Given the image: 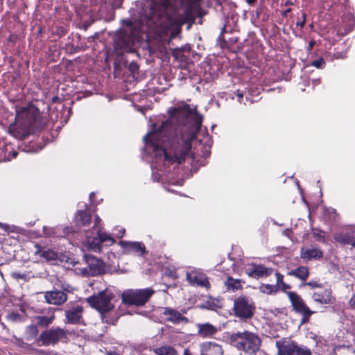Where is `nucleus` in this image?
Masks as SVG:
<instances>
[{
    "instance_id": "1",
    "label": "nucleus",
    "mask_w": 355,
    "mask_h": 355,
    "mask_svg": "<svg viewBox=\"0 0 355 355\" xmlns=\"http://www.w3.org/2000/svg\"><path fill=\"white\" fill-rule=\"evenodd\" d=\"M202 116L187 104L176 106L168 119L153 123L144 137V153L150 157L152 178L163 181V175L173 164H182L191 155L192 143L201 128Z\"/></svg>"
},
{
    "instance_id": "2",
    "label": "nucleus",
    "mask_w": 355,
    "mask_h": 355,
    "mask_svg": "<svg viewBox=\"0 0 355 355\" xmlns=\"http://www.w3.org/2000/svg\"><path fill=\"white\" fill-rule=\"evenodd\" d=\"M43 126L39 110L29 105L17 111L15 121L9 125L8 132L14 137L23 139Z\"/></svg>"
},
{
    "instance_id": "3",
    "label": "nucleus",
    "mask_w": 355,
    "mask_h": 355,
    "mask_svg": "<svg viewBox=\"0 0 355 355\" xmlns=\"http://www.w3.org/2000/svg\"><path fill=\"white\" fill-rule=\"evenodd\" d=\"M144 26L140 21L125 20L123 27L114 36V46L116 51L132 53L134 46L142 40Z\"/></svg>"
},
{
    "instance_id": "4",
    "label": "nucleus",
    "mask_w": 355,
    "mask_h": 355,
    "mask_svg": "<svg viewBox=\"0 0 355 355\" xmlns=\"http://www.w3.org/2000/svg\"><path fill=\"white\" fill-rule=\"evenodd\" d=\"M102 220L98 215L95 216L92 230H85V245L94 252H100L102 245L110 246L114 243L110 234L103 232Z\"/></svg>"
},
{
    "instance_id": "5",
    "label": "nucleus",
    "mask_w": 355,
    "mask_h": 355,
    "mask_svg": "<svg viewBox=\"0 0 355 355\" xmlns=\"http://www.w3.org/2000/svg\"><path fill=\"white\" fill-rule=\"evenodd\" d=\"M230 340L232 346L249 355L255 354L259 351L261 345L259 337L248 331L232 334Z\"/></svg>"
},
{
    "instance_id": "6",
    "label": "nucleus",
    "mask_w": 355,
    "mask_h": 355,
    "mask_svg": "<svg viewBox=\"0 0 355 355\" xmlns=\"http://www.w3.org/2000/svg\"><path fill=\"white\" fill-rule=\"evenodd\" d=\"M173 2L174 0H151V17L156 19V24L164 26L166 23L173 22L176 12Z\"/></svg>"
},
{
    "instance_id": "7",
    "label": "nucleus",
    "mask_w": 355,
    "mask_h": 355,
    "mask_svg": "<svg viewBox=\"0 0 355 355\" xmlns=\"http://www.w3.org/2000/svg\"><path fill=\"white\" fill-rule=\"evenodd\" d=\"M114 297V295L112 291L105 289L98 292L97 295L90 296L87 299V302L101 313L103 322L110 323L105 314L114 308L112 302Z\"/></svg>"
},
{
    "instance_id": "8",
    "label": "nucleus",
    "mask_w": 355,
    "mask_h": 355,
    "mask_svg": "<svg viewBox=\"0 0 355 355\" xmlns=\"http://www.w3.org/2000/svg\"><path fill=\"white\" fill-rule=\"evenodd\" d=\"M155 293L151 288L128 289L121 294L122 302L126 305L144 306Z\"/></svg>"
},
{
    "instance_id": "9",
    "label": "nucleus",
    "mask_w": 355,
    "mask_h": 355,
    "mask_svg": "<svg viewBox=\"0 0 355 355\" xmlns=\"http://www.w3.org/2000/svg\"><path fill=\"white\" fill-rule=\"evenodd\" d=\"M81 267H77L84 276H96L105 272L104 262L93 255L85 254L83 262L80 263Z\"/></svg>"
},
{
    "instance_id": "10",
    "label": "nucleus",
    "mask_w": 355,
    "mask_h": 355,
    "mask_svg": "<svg viewBox=\"0 0 355 355\" xmlns=\"http://www.w3.org/2000/svg\"><path fill=\"white\" fill-rule=\"evenodd\" d=\"M66 338L65 331L59 327H51L42 331L37 338L39 346L55 345L61 339Z\"/></svg>"
},
{
    "instance_id": "11",
    "label": "nucleus",
    "mask_w": 355,
    "mask_h": 355,
    "mask_svg": "<svg viewBox=\"0 0 355 355\" xmlns=\"http://www.w3.org/2000/svg\"><path fill=\"white\" fill-rule=\"evenodd\" d=\"M288 297L295 311L302 315V323L307 322L314 311L306 305L302 298L297 293L290 291L288 293Z\"/></svg>"
},
{
    "instance_id": "12",
    "label": "nucleus",
    "mask_w": 355,
    "mask_h": 355,
    "mask_svg": "<svg viewBox=\"0 0 355 355\" xmlns=\"http://www.w3.org/2000/svg\"><path fill=\"white\" fill-rule=\"evenodd\" d=\"M276 346L278 350V355H311V350L306 347L300 346L294 342H285L282 343L280 341L276 342Z\"/></svg>"
},
{
    "instance_id": "13",
    "label": "nucleus",
    "mask_w": 355,
    "mask_h": 355,
    "mask_svg": "<svg viewBox=\"0 0 355 355\" xmlns=\"http://www.w3.org/2000/svg\"><path fill=\"white\" fill-rule=\"evenodd\" d=\"M234 309L235 314L240 318H250L254 313L251 300L244 297H240L235 300Z\"/></svg>"
},
{
    "instance_id": "14",
    "label": "nucleus",
    "mask_w": 355,
    "mask_h": 355,
    "mask_svg": "<svg viewBox=\"0 0 355 355\" xmlns=\"http://www.w3.org/2000/svg\"><path fill=\"white\" fill-rule=\"evenodd\" d=\"M311 295L313 300L320 304H332L335 302L331 288L326 285L319 290L313 291Z\"/></svg>"
},
{
    "instance_id": "15",
    "label": "nucleus",
    "mask_w": 355,
    "mask_h": 355,
    "mask_svg": "<svg viewBox=\"0 0 355 355\" xmlns=\"http://www.w3.org/2000/svg\"><path fill=\"white\" fill-rule=\"evenodd\" d=\"M186 279L192 286L208 288L209 282L207 276L200 270L192 269L186 274Z\"/></svg>"
},
{
    "instance_id": "16",
    "label": "nucleus",
    "mask_w": 355,
    "mask_h": 355,
    "mask_svg": "<svg viewBox=\"0 0 355 355\" xmlns=\"http://www.w3.org/2000/svg\"><path fill=\"white\" fill-rule=\"evenodd\" d=\"M55 309L51 307L40 309L38 313L41 315L34 318L37 325L41 327H48L51 324L55 318Z\"/></svg>"
},
{
    "instance_id": "17",
    "label": "nucleus",
    "mask_w": 355,
    "mask_h": 355,
    "mask_svg": "<svg viewBox=\"0 0 355 355\" xmlns=\"http://www.w3.org/2000/svg\"><path fill=\"white\" fill-rule=\"evenodd\" d=\"M119 245L125 254L135 253L138 256H143L146 252L145 245L141 242L120 241Z\"/></svg>"
},
{
    "instance_id": "18",
    "label": "nucleus",
    "mask_w": 355,
    "mask_h": 355,
    "mask_svg": "<svg viewBox=\"0 0 355 355\" xmlns=\"http://www.w3.org/2000/svg\"><path fill=\"white\" fill-rule=\"evenodd\" d=\"M273 270L267 268L261 264H252L245 270V272L252 278L259 279L261 277H267L272 273Z\"/></svg>"
},
{
    "instance_id": "19",
    "label": "nucleus",
    "mask_w": 355,
    "mask_h": 355,
    "mask_svg": "<svg viewBox=\"0 0 355 355\" xmlns=\"http://www.w3.org/2000/svg\"><path fill=\"white\" fill-rule=\"evenodd\" d=\"M46 303L53 305H61L67 300V295L62 291L53 290L44 293Z\"/></svg>"
},
{
    "instance_id": "20",
    "label": "nucleus",
    "mask_w": 355,
    "mask_h": 355,
    "mask_svg": "<svg viewBox=\"0 0 355 355\" xmlns=\"http://www.w3.org/2000/svg\"><path fill=\"white\" fill-rule=\"evenodd\" d=\"M334 239L343 245H349L352 248L355 250V228H353L346 232L336 234Z\"/></svg>"
},
{
    "instance_id": "21",
    "label": "nucleus",
    "mask_w": 355,
    "mask_h": 355,
    "mask_svg": "<svg viewBox=\"0 0 355 355\" xmlns=\"http://www.w3.org/2000/svg\"><path fill=\"white\" fill-rule=\"evenodd\" d=\"M82 313L83 307L80 305L65 311V322L72 324L79 323L82 319Z\"/></svg>"
},
{
    "instance_id": "22",
    "label": "nucleus",
    "mask_w": 355,
    "mask_h": 355,
    "mask_svg": "<svg viewBox=\"0 0 355 355\" xmlns=\"http://www.w3.org/2000/svg\"><path fill=\"white\" fill-rule=\"evenodd\" d=\"M163 314L168 321L174 324L187 323L188 319L182 315L178 311L171 308H165Z\"/></svg>"
},
{
    "instance_id": "23",
    "label": "nucleus",
    "mask_w": 355,
    "mask_h": 355,
    "mask_svg": "<svg viewBox=\"0 0 355 355\" xmlns=\"http://www.w3.org/2000/svg\"><path fill=\"white\" fill-rule=\"evenodd\" d=\"M300 257L302 259L306 261L312 259L318 260L323 257V252L317 247H312L311 248H302L300 250Z\"/></svg>"
},
{
    "instance_id": "24",
    "label": "nucleus",
    "mask_w": 355,
    "mask_h": 355,
    "mask_svg": "<svg viewBox=\"0 0 355 355\" xmlns=\"http://www.w3.org/2000/svg\"><path fill=\"white\" fill-rule=\"evenodd\" d=\"M200 352L205 355H223V350L220 345L213 342H205L200 345Z\"/></svg>"
},
{
    "instance_id": "25",
    "label": "nucleus",
    "mask_w": 355,
    "mask_h": 355,
    "mask_svg": "<svg viewBox=\"0 0 355 355\" xmlns=\"http://www.w3.org/2000/svg\"><path fill=\"white\" fill-rule=\"evenodd\" d=\"M196 327L198 335L202 338L211 337L218 331V328L209 322L199 323Z\"/></svg>"
},
{
    "instance_id": "26",
    "label": "nucleus",
    "mask_w": 355,
    "mask_h": 355,
    "mask_svg": "<svg viewBox=\"0 0 355 355\" xmlns=\"http://www.w3.org/2000/svg\"><path fill=\"white\" fill-rule=\"evenodd\" d=\"M37 250L35 254L44 258L47 261H56L58 260L59 255L57 252L50 248H42L39 245H35Z\"/></svg>"
},
{
    "instance_id": "27",
    "label": "nucleus",
    "mask_w": 355,
    "mask_h": 355,
    "mask_svg": "<svg viewBox=\"0 0 355 355\" xmlns=\"http://www.w3.org/2000/svg\"><path fill=\"white\" fill-rule=\"evenodd\" d=\"M309 270L305 266H300L295 269H293L288 272L290 276L295 277L304 282L309 277Z\"/></svg>"
},
{
    "instance_id": "28",
    "label": "nucleus",
    "mask_w": 355,
    "mask_h": 355,
    "mask_svg": "<svg viewBox=\"0 0 355 355\" xmlns=\"http://www.w3.org/2000/svg\"><path fill=\"white\" fill-rule=\"evenodd\" d=\"M92 217L85 211H78L75 216V221L78 225L86 226L90 224Z\"/></svg>"
},
{
    "instance_id": "29",
    "label": "nucleus",
    "mask_w": 355,
    "mask_h": 355,
    "mask_svg": "<svg viewBox=\"0 0 355 355\" xmlns=\"http://www.w3.org/2000/svg\"><path fill=\"white\" fill-rule=\"evenodd\" d=\"M153 352L157 355H178L176 350L169 345L154 348Z\"/></svg>"
},
{
    "instance_id": "30",
    "label": "nucleus",
    "mask_w": 355,
    "mask_h": 355,
    "mask_svg": "<svg viewBox=\"0 0 355 355\" xmlns=\"http://www.w3.org/2000/svg\"><path fill=\"white\" fill-rule=\"evenodd\" d=\"M322 217L326 222L335 220L336 217V209L331 207H324L322 211Z\"/></svg>"
},
{
    "instance_id": "31",
    "label": "nucleus",
    "mask_w": 355,
    "mask_h": 355,
    "mask_svg": "<svg viewBox=\"0 0 355 355\" xmlns=\"http://www.w3.org/2000/svg\"><path fill=\"white\" fill-rule=\"evenodd\" d=\"M225 286L228 290L234 291L241 288V281L238 279L229 277L225 282Z\"/></svg>"
},
{
    "instance_id": "32",
    "label": "nucleus",
    "mask_w": 355,
    "mask_h": 355,
    "mask_svg": "<svg viewBox=\"0 0 355 355\" xmlns=\"http://www.w3.org/2000/svg\"><path fill=\"white\" fill-rule=\"evenodd\" d=\"M259 291L263 293L272 295L278 292L279 289L277 285L262 284L259 286Z\"/></svg>"
},
{
    "instance_id": "33",
    "label": "nucleus",
    "mask_w": 355,
    "mask_h": 355,
    "mask_svg": "<svg viewBox=\"0 0 355 355\" xmlns=\"http://www.w3.org/2000/svg\"><path fill=\"white\" fill-rule=\"evenodd\" d=\"M37 326V324H31L26 327L25 334L27 339H33L37 337L38 334V329Z\"/></svg>"
},
{
    "instance_id": "34",
    "label": "nucleus",
    "mask_w": 355,
    "mask_h": 355,
    "mask_svg": "<svg viewBox=\"0 0 355 355\" xmlns=\"http://www.w3.org/2000/svg\"><path fill=\"white\" fill-rule=\"evenodd\" d=\"M312 234L318 241L325 242L326 233L324 231L315 228L312 230Z\"/></svg>"
},
{
    "instance_id": "35",
    "label": "nucleus",
    "mask_w": 355,
    "mask_h": 355,
    "mask_svg": "<svg viewBox=\"0 0 355 355\" xmlns=\"http://www.w3.org/2000/svg\"><path fill=\"white\" fill-rule=\"evenodd\" d=\"M301 286H308L311 289H313V291H315V290H319L320 288H321L324 285L321 284V283H320V282H318V281L311 280V281H309L308 282H304V283L302 284Z\"/></svg>"
},
{
    "instance_id": "36",
    "label": "nucleus",
    "mask_w": 355,
    "mask_h": 355,
    "mask_svg": "<svg viewBox=\"0 0 355 355\" xmlns=\"http://www.w3.org/2000/svg\"><path fill=\"white\" fill-rule=\"evenodd\" d=\"M6 319L12 322H18L21 321L22 316L18 313L12 312L6 315Z\"/></svg>"
},
{
    "instance_id": "37",
    "label": "nucleus",
    "mask_w": 355,
    "mask_h": 355,
    "mask_svg": "<svg viewBox=\"0 0 355 355\" xmlns=\"http://www.w3.org/2000/svg\"><path fill=\"white\" fill-rule=\"evenodd\" d=\"M43 233L46 236L50 237L56 234V229L54 227L44 226Z\"/></svg>"
},
{
    "instance_id": "38",
    "label": "nucleus",
    "mask_w": 355,
    "mask_h": 355,
    "mask_svg": "<svg viewBox=\"0 0 355 355\" xmlns=\"http://www.w3.org/2000/svg\"><path fill=\"white\" fill-rule=\"evenodd\" d=\"M311 65L317 69H323L325 65V61L323 58H320L319 59L311 62Z\"/></svg>"
},
{
    "instance_id": "39",
    "label": "nucleus",
    "mask_w": 355,
    "mask_h": 355,
    "mask_svg": "<svg viewBox=\"0 0 355 355\" xmlns=\"http://www.w3.org/2000/svg\"><path fill=\"white\" fill-rule=\"evenodd\" d=\"M27 275L25 273H21L18 272H14L12 273V277L17 280L23 279L26 280Z\"/></svg>"
},
{
    "instance_id": "40",
    "label": "nucleus",
    "mask_w": 355,
    "mask_h": 355,
    "mask_svg": "<svg viewBox=\"0 0 355 355\" xmlns=\"http://www.w3.org/2000/svg\"><path fill=\"white\" fill-rule=\"evenodd\" d=\"M275 285H277L278 289L279 290V284L282 282H284V281H283L284 276L278 272H276L275 273Z\"/></svg>"
},
{
    "instance_id": "41",
    "label": "nucleus",
    "mask_w": 355,
    "mask_h": 355,
    "mask_svg": "<svg viewBox=\"0 0 355 355\" xmlns=\"http://www.w3.org/2000/svg\"><path fill=\"white\" fill-rule=\"evenodd\" d=\"M128 68L132 73H136L139 70V65L137 64V63L132 61L129 64Z\"/></svg>"
},
{
    "instance_id": "42",
    "label": "nucleus",
    "mask_w": 355,
    "mask_h": 355,
    "mask_svg": "<svg viewBox=\"0 0 355 355\" xmlns=\"http://www.w3.org/2000/svg\"><path fill=\"white\" fill-rule=\"evenodd\" d=\"M305 22H306V15L305 13H302V21H297L296 23V24L297 26H300L301 27H304V24H305Z\"/></svg>"
},
{
    "instance_id": "43",
    "label": "nucleus",
    "mask_w": 355,
    "mask_h": 355,
    "mask_svg": "<svg viewBox=\"0 0 355 355\" xmlns=\"http://www.w3.org/2000/svg\"><path fill=\"white\" fill-rule=\"evenodd\" d=\"M290 288V286L286 284V283L284 282H282L280 284H279V289H282V291H286L287 289H288Z\"/></svg>"
},
{
    "instance_id": "44",
    "label": "nucleus",
    "mask_w": 355,
    "mask_h": 355,
    "mask_svg": "<svg viewBox=\"0 0 355 355\" xmlns=\"http://www.w3.org/2000/svg\"><path fill=\"white\" fill-rule=\"evenodd\" d=\"M125 229H124V228H123V227H121V228L119 229V232L116 234V236H117L118 238H121V237H123V235H124V234H125Z\"/></svg>"
},
{
    "instance_id": "45",
    "label": "nucleus",
    "mask_w": 355,
    "mask_h": 355,
    "mask_svg": "<svg viewBox=\"0 0 355 355\" xmlns=\"http://www.w3.org/2000/svg\"><path fill=\"white\" fill-rule=\"evenodd\" d=\"M315 44V40H313L310 41L308 48H307V51H311Z\"/></svg>"
},
{
    "instance_id": "46",
    "label": "nucleus",
    "mask_w": 355,
    "mask_h": 355,
    "mask_svg": "<svg viewBox=\"0 0 355 355\" xmlns=\"http://www.w3.org/2000/svg\"><path fill=\"white\" fill-rule=\"evenodd\" d=\"M236 95L238 97V101L241 102V98L243 97V94L239 90H237L236 92Z\"/></svg>"
},
{
    "instance_id": "47",
    "label": "nucleus",
    "mask_w": 355,
    "mask_h": 355,
    "mask_svg": "<svg viewBox=\"0 0 355 355\" xmlns=\"http://www.w3.org/2000/svg\"><path fill=\"white\" fill-rule=\"evenodd\" d=\"M210 146H208V148L205 147V151L203 152V155L205 157H208L210 155V150H209Z\"/></svg>"
},
{
    "instance_id": "48",
    "label": "nucleus",
    "mask_w": 355,
    "mask_h": 355,
    "mask_svg": "<svg viewBox=\"0 0 355 355\" xmlns=\"http://www.w3.org/2000/svg\"><path fill=\"white\" fill-rule=\"evenodd\" d=\"M349 304L352 307L355 308V294L350 299Z\"/></svg>"
},
{
    "instance_id": "49",
    "label": "nucleus",
    "mask_w": 355,
    "mask_h": 355,
    "mask_svg": "<svg viewBox=\"0 0 355 355\" xmlns=\"http://www.w3.org/2000/svg\"><path fill=\"white\" fill-rule=\"evenodd\" d=\"M94 197H95V193L94 192L90 193L89 198L91 204H94Z\"/></svg>"
},
{
    "instance_id": "50",
    "label": "nucleus",
    "mask_w": 355,
    "mask_h": 355,
    "mask_svg": "<svg viewBox=\"0 0 355 355\" xmlns=\"http://www.w3.org/2000/svg\"><path fill=\"white\" fill-rule=\"evenodd\" d=\"M180 51V50L179 49H173V52H172V55L177 58Z\"/></svg>"
},
{
    "instance_id": "51",
    "label": "nucleus",
    "mask_w": 355,
    "mask_h": 355,
    "mask_svg": "<svg viewBox=\"0 0 355 355\" xmlns=\"http://www.w3.org/2000/svg\"><path fill=\"white\" fill-rule=\"evenodd\" d=\"M0 227H1L2 229H3L6 231H8L10 227L7 224H3V223H0Z\"/></svg>"
},
{
    "instance_id": "52",
    "label": "nucleus",
    "mask_w": 355,
    "mask_h": 355,
    "mask_svg": "<svg viewBox=\"0 0 355 355\" xmlns=\"http://www.w3.org/2000/svg\"><path fill=\"white\" fill-rule=\"evenodd\" d=\"M121 69V67H120V64L119 63H116V62H114V69L115 71H119Z\"/></svg>"
},
{
    "instance_id": "53",
    "label": "nucleus",
    "mask_w": 355,
    "mask_h": 355,
    "mask_svg": "<svg viewBox=\"0 0 355 355\" xmlns=\"http://www.w3.org/2000/svg\"><path fill=\"white\" fill-rule=\"evenodd\" d=\"M312 82H313V85H317L320 83V78H315V79H313Z\"/></svg>"
},
{
    "instance_id": "54",
    "label": "nucleus",
    "mask_w": 355,
    "mask_h": 355,
    "mask_svg": "<svg viewBox=\"0 0 355 355\" xmlns=\"http://www.w3.org/2000/svg\"><path fill=\"white\" fill-rule=\"evenodd\" d=\"M18 153L16 150L12 152L11 155L12 158L17 157Z\"/></svg>"
},
{
    "instance_id": "55",
    "label": "nucleus",
    "mask_w": 355,
    "mask_h": 355,
    "mask_svg": "<svg viewBox=\"0 0 355 355\" xmlns=\"http://www.w3.org/2000/svg\"><path fill=\"white\" fill-rule=\"evenodd\" d=\"M184 355H192L188 349L184 350Z\"/></svg>"
},
{
    "instance_id": "56",
    "label": "nucleus",
    "mask_w": 355,
    "mask_h": 355,
    "mask_svg": "<svg viewBox=\"0 0 355 355\" xmlns=\"http://www.w3.org/2000/svg\"><path fill=\"white\" fill-rule=\"evenodd\" d=\"M256 1V0H246V2L250 4V5H252L253 3H254Z\"/></svg>"
},
{
    "instance_id": "57",
    "label": "nucleus",
    "mask_w": 355,
    "mask_h": 355,
    "mask_svg": "<svg viewBox=\"0 0 355 355\" xmlns=\"http://www.w3.org/2000/svg\"><path fill=\"white\" fill-rule=\"evenodd\" d=\"M291 232V230L287 229L285 231H284L283 234L286 236H288V234Z\"/></svg>"
},
{
    "instance_id": "58",
    "label": "nucleus",
    "mask_w": 355,
    "mask_h": 355,
    "mask_svg": "<svg viewBox=\"0 0 355 355\" xmlns=\"http://www.w3.org/2000/svg\"><path fill=\"white\" fill-rule=\"evenodd\" d=\"M109 355H119V354L114 352V353L109 354Z\"/></svg>"
}]
</instances>
